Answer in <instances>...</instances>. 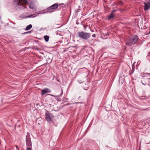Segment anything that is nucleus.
Wrapping results in <instances>:
<instances>
[{"mask_svg": "<svg viewBox=\"0 0 150 150\" xmlns=\"http://www.w3.org/2000/svg\"><path fill=\"white\" fill-rule=\"evenodd\" d=\"M139 39V37L137 35H134L129 37L127 40L126 45L129 46L135 44Z\"/></svg>", "mask_w": 150, "mask_h": 150, "instance_id": "f257e3e1", "label": "nucleus"}, {"mask_svg": "<svg viewBox=\"0 0 150 150\" xmlns=\"http://www.w3.org/2000/svg\"><path fill=\"white\" fill-rule=\"evenodd\" d=\"M79 37L83 39L86 40L90 38L91 34L84 31L79 32L78 33Z\"/></svg>", "mask_w": 150, "mask_h": 150, "instance_id": "f03ea898", "label": "nucleus"}, {"mask_svg": "<svg viewBox=\"0 0 150 150\" xmlns=\"http://www.w3.org/2000/svg\"><path fill=\"white\" fill-rule=\"evenodd\" d=\"M45 119L47 122H50L52 121L54 116L50 112L47 111L45 113Z\"/></svg>", "mask_w": 150, "mask_h": 150, "instance_id": "7ed1b4c3", "label": "nucleus"}, {"mask_svg": "<svg viewBox=\"0 0 150 150\" xmlns=\"http://www.w3.org/2000/svg\"><path fill=\"white\" fill-rule=\"evenodd\" d=\"M18 5L21 8H23V9L26 8V4H28V1L27 0H17Z\"/></svg>", "mask_w": 150, "mask_h": 150, "instance_id": "20e7f679", "label": "nucleus"}, {"mask_svg": "<svg viewBox=\"0 0 150 150\" xmlns=\"http://www.w3.org/2000/svg\"><path fill=\"white\" fill-rule=\"evenodd\" d=\"M59 4L57 3H56L52 5L48 8L47 9L48 11H47V12H53L54 11V10L57 9L58 7L59 6Z\"/></svg>", "mask_w": 150, "mask_h": 150, "instance_id": "39448f33", "label": "nucleus"}, {"mask_svg": "<svg viewBox=\"0 0 150 150\" xmlns=\"http://www.w3.org/2000/svg\"><path fill=\"white\" fill-rule=\"evenodd\" d=\"M26 146L28 147H32V142L30 135H28L26 137Z\"/></svg>", "mask_w": 150, "mask_h": 150, "instance_id": "423d86ee", "label": "nucleus"}, {"mask_svg": "<svg viewBox=\"0 0 150 150\" xmlns=\"http://www.w3.org/2000/svg\"><path fill=\"white\" fill-rule=\"evenodd\" d=\"M51 92V91L48 88H44L43 90H42L41 91V94L42 95H43L47 93H50Z\"/></svg>", "mask_w": 150, "mask_h": 150, "instance_id": "0eeeda50", "label": "nucleus"}, {"mask_svg": "<svg viewBox=\"0 0 150 150\" xmlns=\"http://www.w3.org/2000/svg\"><path fill=\"white\" fill-rule=\"evenodd\" d=\"M116 12V11L115 10H112L111 12V14L108 16L107 18L108 20H110L112 18L115 16V13Z\"/></svg>", "mask_w": 150, "mask_h": 150, "instance_id": "6e6552de", "label": "nucleus"}, {"mask_svg": "<svg viewBox=\"0 0 150 150\" xmlns=\"http://www.w3.org/2000/svg\"><path fill=\"white\" fill-rule=\"evenodd\" d=\"M89 83L88 81H86V83H83V87L85 90H87L89 87Z\"/></svg>", "mask_w": 150, "mask_h": 150, "instance_id": "1a4fd4ad", "label": "nucleus"}, {"mask_svg": "<svg viewBox=\"0 0 150 150\" xmlns=\"http://www.w3.org/2000/svg\"><path fill=\"white\" fill-rule=\"evenodd\" d=\"M145 6L144 7V10L145 11L149 9L150 8V5L146 3H144Z\"/></svg>", "mask_w": 150, "mask_h": 150, "instance_id": "9d476101", "label": "nucleus"}, {"mask_svg": "<svg viewBox=\"0 0 150 150\" xmlns=\"http://www.w3.org/2000/svg\"><path fill=\"white\" fill-rule=\"evenodd\" d=\"M32 25L31 24H30L26 27L25 30H29L32 28Z\"/></svg>", "mask_w": 150, "mask_h": 150, "instance_id": "9b49d317", "label": "nucleus"}, {"mask_svg": "<svg viewBox=\"0 0 150 150\" xmlns=\"http://www.w3.org/2000/svg\"><path fill=\"white\" fill-rule=\"evenodd\" d=\"M44 38L46 42H47L49 41V36L47 35H45L44 37Z\"/></svg>", "mask_w": 150, "mask_h": 150, "instance_id": "f8f14e48", "label": "nucleus"}, {"mask_svg": "<svg viewBox=\"0 0 150 150\" xmlns=\"http://www.w3.org/2000/svg\"><path fill=\"white\" fill-rule=\"evenodd\" d=\"M60 91H61V93L59 94V95H58V96L61 95L63 93V90L62 88H60Z\"/></svg>", "mask_w": 150, "mask_h": 150, "instance_id": "ddd939ff", "label": "nucleus"}, {"mask_svg": "<svg viewBox=\"0 0 150 150\" xmlns=\"http://www.w3.org/2000/svg\"><path fill=\"white\" fill-rule=\"evenodd\" d=\"M29 6L30 8H31V9H33V6L32 5L30 4L29 5Z\"/></svg>", "mask_w": 150, "mask_h": 150, "instance_id": "4468645a", "label": "nucleus"}, {"mask_svg": "<svg viewBox=\"0 0 150 150\" xmlns=\"http://www.w3.org/2000/svg\"><path fill=\"white\" fill-rule=\"evenodd\" d=\"M32 147H28L27 149L26 150H32L31 148Z\"/></svg>", "mask_w": 150, "mask_h": 150, "instance_id": "2eb2a0df", "label": "nucleus"}, {"mask_svg": "<svg viewBox=\"0 0 150 150\" xmlns=\"http://www.w3.org/2000/svg\"><path fill=\"white\" fill-rule=\"evenodd\" d=\"M78 81L79 83H82V81H81L80 80H78Z\"/></svg>", "mask_w": 150, "mask_h": 150, "instance_id": "dca6fc26", "label": "nucleus"}, {"mask_svg": "<svg viewBox=\"0 0 150 150\" xmlns=\"http://www.w3.org/2000/svg\"><path fill=\"white\" fill-rule=\"evenodd\" d=\"M35 16H34V15H31L30 16H29L28 17H34Z\"/></svg>", "mask_w": 150, "mask_h": 150, "instance_id": "f3484780", "label": "nucleus"}, {"mask_svg": "<svg viewBox=\"0 0 150 150\" xmlns=\"http://www.w3.org/2000/svg\"><path fill=\"white\" fill-rule=\"evenodd\" d=\"M92 36L94 38L96 36V35L95 34H93L92 35Z\"/></svg>", "mask_w": 150, "mask_h": 150, "instance_id": "a211bd4d", "label": "nucleus"}, {"mask_svg": "<svg viewBox=\"0 0 150 150\" xmlns=\"http://www.w3.org/2000/svg\"><path fill=\"white\" fill-rule=\"evenodd\" d=\"M141 82H142V83L143 85H146V84H145V83H143L142 82V81H141Z\"/></svg>", "mask_w": 150, "mask_h": 150, "instance_id": "6ab92c4d", "label": "nucleus"}, {"mask_svg": "<svg viewBox=\"0 0 150 150\" xmlns=\"http://www.w3.org/2000/svg\"><path fill=\"white\" fill-rule=\"evenodd\" d=\"M47 95H51V96H53V95H50V94H48Z\"/></svg>", "mask_w": 150, "mask_h": 150, "instance_id": "aec40b11", "label": "nucleus"}, {"mask_svg": "<svg viewBox=\"0 0 150 150\" xmlns=\"http://www.w3.org/2000/svg\"><path fill=\"white\" fill-rule=\"evenodd\" d=\"M76 23L77 24H79L78 22H76Z\"/></svg>", "mask_w": 150, "mask_h": 150, "instance_id": "412c9836", "label": "nucleus"}, {"mask_svg": "<svg viewBox=\"0 0 150 150\" xmlns=\"http://www.w3.org/2000/svg\"><path fill=\"white\" fill-rule=\"evenodd\" d=\"M149 30H150V31H149V34L150 33V28Z\"/></svg>", "mask_w": 150, "mask_h": 150, "instance_id": "4be33fe9", "label": "nucleus"}, {"mask_svg": "<svg viewBox=\"0 0 150 150\" xmlns=\"http://www.w3.org/2000/svg\"><path fill=\"white\" fill-rule=\"evenodd\" d=\"M28 33V32H25V33Z\"/></svg>", "mask_w": 150, "mask_h": 150, "instance_id": "5701e85b", "label": "nucleus"}, {"mask_svg": "<svg viewBox=\"0 0 150 150\" xmlns=\"http://www.w3.org/2000/svg\"><path fill=\"white\" fill-rule=\"evenodd\" d=\"M133 72V71H132V73Z\"/></svg>", "mask_w": 150, "mask_h": 150, "instance_id": "b1692460", "label": "nucleus"}]
</instances>
